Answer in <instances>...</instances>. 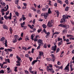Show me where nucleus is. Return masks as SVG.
Instances as JSON below:
<instances>
[{"instance_id": "b1692460", "label": "nucleus", "mask_w": 74, "mask_h": 74, "mask_svg": "<svg viewBox=\"0 0 74 74\" xmlns=\"http://www.w3.org/2000/svg\"><path fill=\"white\" fill-rule=\"evenodd\" d=\"M31 40H33L34 39L33 38L34 37V34H33L31 36Z\"/></svg>"}, {"instance_id": "bb28decb", "label": "nucleus", "mask_w": 74, "mask_h": 74, "mask_svg": "<svg viewBox=\"0 0 74 74\" xmlns=\"http://www.w3.org/2000/svg\"><path fill=\"white\" fill-rule=\"evenodd\" d=\"M7 40H6L5 41V43H4V44H5V47H7Z\"/></svg>"}, {"instance_id": "4d7b16f0", "label": "nucleus", "mask_w": 74, "mask_h": 74, "mask_svg": "<svg viewBox=\"0 0 74 74\" xmlns=\"http://www.w3.org/2000/svg\"><path fill=\"white\" fill-rule=\"evenodd\" d=\"M44 48H46L47 47V45H46V44H45L44 45Z\"/></svg>"}, {"instance_id": "ea45409f", "label": "nucleus", "mask_w": 74, "mask_h": 74, "mask_svg": "<svg viewBox=\"0 0 74 74\" xmlns=\"http://www.w3.org/2000/svg\"><path fill=\"white\" fill-rule=\"evenodd\" d=\"M26 39L28 40H29V36H27L25 37V40H26Z\"/></svg>"}, {"instance_id": "6ab92c4d", "label": "nucleus", "mask_w": 74, "mask_h": 74, "mask_svg": "<svg viewBox=\"0 0 74 74\" xmlns=\"http://www.w3.org/2000/svg\"><path fill=\"white\" fill-rule=\"evenodd\" d=\"M37 62V60H34L33 61V62L32 63V65H34V64L36 62Z\"/></svg>"}, {"instance_id": "412c9836", "label": "nucleus", "mask_w": 74, "mask_h": 74, "mask_svg": "<svg viewBox=\"0 0 74 74\" xmlns=\"http://www.w3.org/2000/svg\"><path fill=\"white\" fill-rule=\"evenodd\" d=\"M50 34V33H49V32L47 33H46L47 35L45 37L46 38H47V37H48L47 36H48Z\"/></svg>"}, {"instance_id": "f257e3e1", "label": "nucleus", "mask_w": 74, "mask_h": 74, "mask_svg": "<svg viewBox=\"0 0 74 74\" xmlns=\"http://www.w3.org/2000/svg\"><path fill=\"white\" fill-rule=\"evenodd\" d=\"M67 16V14H66V16L65 15H63L62 16L63 18L61 19V21H60V23H63V22H65V20L66 19L68 18Z\"/></svg>"}, {"instance_id": "774afa93", "label": "nucleus", "mask_w": 74, "mask_h": 74, "mask_svg": "<svg viewBox=\"0 0 74 74\" xmlns=\"http://www.w3.org/2000/svg\"><path fill=\"white\" fill-rule=\"evenodd\" d=\"M71 23L72 25H74V22H73V21H72V22H71Z\"/></svg>"}, {"instance_id": "6e6552de", "label": "nucleus", "mask_w": 74, "mask_h": 74, "mask_svg": "<svg viewBox=\"0 0 74 74\" xmlns=\"http://www.w3.org/2000/svg\"><path fill=\"white\" fill-rule=\"evenodd\" d=\"M54 66L56 67V68H58V69H61L62 70L63 69V66H61L60 67V66H57L56 65H55Z\"/></svg>"}, {"instance_id": "603ef678", "label": "nucleus", "mask_w": 74, "mask_h": 74, "mask_svg": "<svg viewBox=\"0 0 74 74\" xmlns=\"http://www.w3.org/2000/svg\"><path fill=\"white\" fill-rule=\"evenodd\" d=\"M37 12L38 14H40V11L39 10H37Z\"/></svg>"}, {"instance_id": "9d476101", "label": "nucleus", "mask_w": 74, "mask_h": 74, "mask_svg": "<svg viewBox=\"0 0 74 74\" xmlns=\"http://www.w3.org/2000/svg\"><path fill=\"white\" fill-rule=\"evenodd\" d=\"M43 14L44 18L45 19H47V17H48V13H43Z\"/></svg>"}, {"instance_id": "a211bd4d", "label": "nucleus", "mask_w": 74, "mask_h": 74, "mask_svg": "<svg viewBox=\"0 0 74 74\" xmlns=\"http://www.w3.org/2000/svg\"><path fill=\"white\" fill-rule=\"evenodd\" d=\"M66 36L67 37H70V38H71L73 37V36L71 35H67Z\"/></svg>"}, {"instance_id": "052dcab7", "label": "nucleus", "mask_w": 74, "mask_h": 74, "mask_svg": "<svg viewBox=\"0 0 74 74\" xmlns=\"http://www.w3.org/2000/svg\"><path fill=\"white\" fill-rule=\"evenodd\" d=\"M29 59L31 61V62L32 60V59H33V58H32V57H29Z\"/></svg>"}, {"instance_id": "a18cd8bd", "label": "nucleus", "mask_w": 74, "mask_h": 74, "mask_svg": "<svg viewBox=\"0 0 74 74\" xmlns=\"http://www.w3.org/2000/svg\"><path fill=\"white\" fill-rule=\"evenodd\" d=\"M42 10L43 11H46V9H45V8H43Z\"/></svg>"}, {"instance_id": "0e129e2a", "label": "nucleus", "mask_w": 74, "mask_h": 74, "mask_svg": "<svg viewBox=\"0 0 74 74\" xmlns=\"http://www.w3.org/2000/svg\"><path fill=\"white\" fill-rule=\"evenodd\" d=\"M0 3L1 4H2L3 3V1H2V0H0Z\"/></svg>"}, {"instance_id": "20e7f679", "label": "nucleus", "mask_w": 74, "mask_h": 74, "mask_svg": "<svg viewBox=\"0 0 74 74\" xmlns=\"http://www.w3.org/2000/svg\"><path fill=\"white\" fill-rule=\"evenodd\" d=\"M38 42L39 45H41V46H42L44 45V43H42V40L41 39H39L38 40Z\"/></svg>"}, {"instance_id": "aec40b11", "label": "nucleus", "mask_w": 74, "mask_h": 74, "mask_svg": "<svg viewBox=\"0 0 74 74\" xmlns=\"http://www.w3.org/2000/svg\"><path fill=\"white\" fill-rule=\"evenodd\" d=\"M58 41H59L61 40V41H63V39L62 38H58Z\"/></svg>"}, {"instance_id": "79ce46f5", "label": "nucleus", "mask_w": 74, "mask_h": 74, "mask_svg": "<svg viewBox=\"0 0 74 74\" xmlns=\"http://www.w3.org/2000/svg\"><path fill=\"white\" fill-rule=\"evenodd\" d=\"M42 30H41V29H38L37 31L38 32L40 33V32H41Z\"/></svg>"}, {"instance_id": "cd10ccee", "label": "nucleus", "mask_w": 74, "mask_h": 74, "mask_svg": "<svg viewBox=\"0 0 74 74\" xmlns=\"http://www.w3.org/2000/svg\"><path fill=\"white\" fill-rule=\"evenodd\" d=\"M5 11V9H2L1 10V12H4Z\"/></svg>"}, {"instance_id": "c756f323", "label": "nucleus", "mask_w": 74, "mask_h": 74, "mask_svg": "<svg viewBox=\"0 0 74 74\" xmlns=\"http://www.w3.org/2000/svg\"><path fill=\"white\" fill-rule=\"evenodd\" d=\"M65 3L66 4H69V1H68V0H66L65 1Z\"/></svg>"}, {"instance_id": "de8ad7c7", "label": "nucleus", "mask_w": 74, "mask_h": 74, "mask_svg": "<svg viewBox=\"0 0 74 74\" xmlns=\"http://www.w3.org/2000/svg\"><path fill=\"white\" fill-rule=\"evenodd\" d=\"M60 51V49H59V48H58L57 49V51H56V53H58V52H59V51Z\"/></svg>"}, {"instance_id": "e2e57ef3", "label": "nucleus", "mask_w": 74, "mask_h": 74, "mask_svg": "<svg viewBox=\"0 0 74 74\" xmlns=\"http://www.w3.org/2000/svg\"><path fill=\"white\" fill-rule=\"evenodd\" d=\"M7 66L6 65H5L3 67V69H5L6 68H7Z\"/></svg>"}, {"instance_id": "f704fd0d", "label": "nucleus", "mask_w": 74, "mask_h": 74, "mask_svg": "<svg viewBox=\"0 0 74 74\" xmlns=\"http://www.w3.org/2000/svg\"><path fill=\"white\" fill-rule=\"evenodd\" d=\"M4 71L3 70H1V71H0V73L3 74V73H4Z\"/></svg>"}, {"instance_id": "423d86ee", "label": "nucleus", "mask_w": 74, "mask_h": 74, "mask_svg": "<svg viewBox=\"0 0 74 74\" xmlns=\"http://www.w3.org/2000/svg\"><path fill=\"white\" fill-rule=\"evenodd\" d=\"M47 70L48 72H51L52 73H55V71L53 70V68H49V69H47Z\"/></svg>"}, {"instance_id": "39448f33", "label": "nucleus", "mask_w": 74, "mask_h": 74, "mask_svg": "<svg viewBox=\"0 0 74 74\" xmlns=\"http://www.w3.org/2000/svg\"><path fill=\"white\" fill-rule=\"evenodd\" d=\"M51 56L52 58L51 59V60L52 62H54L55 60V59H56L55 56H54L53 54H51Z\"/></svg>"}, {"instance_id": "7c9ffc66", "label": "nucleus", "mask_w": 74, "mask_h": 74, "mask_svg": "<svg viewBox=\"0 0 74 74\" xmlns=\"http://www.w3.org/2000/svg\"><path fill=\"white\" fill-rule=\"evenodd\" d=\"M5 51V52H6V54H8V51L7 49H5L4 50Z\"/></svg>"}, {"instance_id": "5701e85b", "label": "nucleus", "mask_w": 74, "mask_h": 74, "mask_svg": "<svg viewBox=\"0 0 74 74\" xmlns=\"http://www.w3.org/2000/svg\"><path fill=\"white\" fill-rule=\"evenodd\" d=\"M31 10H33V11H36V9H35V8L33 7L31 8Z\"/></svg>"}, {"instance_id": "4be33fe9", "label": "nucleus", "mask_w": 74, "mask_h": 74, "mask_svg": "<svg viewBox=\"0 0 74 74\" xmlns=\"http://www.w3.org/2000/svg\"><path fill=\"white\" fill-rule=\"evenodd\" d=\"M42 26L43 28H44V29H45V28H46L47 27V25H46L45 24H43L42 25Z\"/></svg>"}, {"instance_id": "72a5a7b5", "label": "nucleus", "mask_w": 74, "mask_h": 74, "mask_svg": "<svg viewBox=\"0 0 74 74\" xmlns=\"http://www.w3.org/2000/svg\"><path fill=\"white\" fill-rule=\"evenodd\" d=\"M18 0H15V4H18Z\"/></svg>"}, {"instance_id": "5fc2aeb1", "label": "nucleus", "mask_w": 74, "mask_h": 74, "mask_svg": "<svg viewBox=\"0 0 74 74\" xmlns=\"http://www.w3.org/2000/svg\"><path fill=\"white\" fill-rule=\"evenodd\" d=\"M59 33H60V32H56L55 33V34H59Z\"/></svg>"}, {"instance_id": "dca6fc26", "label": "nucleus", "mask_w": 74, "mask_h": 74, "mask_svg": "<svg viewBox=\"0 0 74 74\" xmlns=\"http://www.w3.org/2000/svg\"><path fill=\"white\" fill-rule=\"evenodd\" d=\"M50 68H52V65L50 64L49 66H47V69H50Z\"/></svg>"}, {"instance_id": "58836bf2", "label": "nucleus", "mask_w": 74, "mask_h": 74, "mask_svg": "<svg viewBox=\"0 0 74 74\" xmlns=\"http://www.w3.org/2000/svg\"><path fill=\"white\" fill-rule=\"evenodd\" d=\"M59 26H60V27H63V24H60L59 25Z\"/></svg>"}, {"instance_id": "7ed1b4c3", "label": "nucleus", "mask_w": 74, "mask_h": 74, "mask_svg": "<svg viewBox=\"0 0 74 74\" xmlns=\"http://www.w3.org/2000/svg\"><path fill=\"white\" fill-rule=\"evenodd\" d=\"M10 15L9 16H8L7 15H5L4 16V18L7 20H8V19H9L10 20H11V17L12 16V13H10Z\"/></svg>"}, {"instance_id": "9b49d317", "label": "nucleus", "mask_w": 74, "mask_h": 74, "mask_svg": "<svg viewBox=\"0 0 74 74\" xmlns=\"http://www.w3.org/2000/svg\"><path fill=\"white\" fill-rule=\"evenodd\" d=\"M14 40H18L19 38V36L18 35H15L14 36Z\"/></svg>"}, {"instance_id": "69168bd1", "label": "nucleus", "mask_w": 74, "mask_h": 74, "mask_svg": "<svg viewBox=\"0 0 74 74\" xmlns=\"http://www.w3.org/2000/svg\"><path fill=\"white\" fill-rule=\"evenodd\" d=\"M57 5H58V3H56L54 4V6H55V7H57Z\"/></svg>"}, {"instance_id": "ddd939ff", "label": "nucleus", "mask_w": 74, "mask_h": 74, "mask_svg": "<svg viewBox=\"0 0 74 74\" xmlns=\"http://www.w3.org/2000/svg\"><path fill=\"white\" fill-rule=\"evenodd\" d=\"M68 26V27L69 28V25H67L66 24H65V25H63V27L64 28H66V29H67V27Z\"/></svg>"}, {"instance_id": "c9c22d12", "label": "nucleus", "mask_w": 74, "mask_h": 74, "mask_svg": "<svg viewBox=\"0 0 74 74\" xmlns=\"http://www.w3.org/2000/svg\"><path fill=\"white\" fill-rule=\"evenodd\" d=\"M7 50L8 51H10V52H11L12 51V49H7Z\"/></svg>"}, {"instance_id": "4468645a", "label": "nucleus", "mask_w": 74, "mask_h": 74, "mask_svg": "<svg viewBox=\"0 0 74 74\" xmlns=\"http://www.w3.org/2000/svg\"><path fill=\"white\" fill-rule=\"evenodd\" d=\"M63 44V41H61L60 42H59L58 44V45L59 47H60L62 44Z\"/></svg>"}, {"instance_id": "6e6d98bb", "label": "nucleus", "mask_w": 74, "mask_h": 74, "mask_svg": "<svg viewBox=\"0 0 74 74\" xmlns=\"http://www.w3.org/2000/svg\"><path fill=\"white\" fill-rule=\"evenodd\" d=\"M23 4L25 7H26V6H27V4L26 3H23Z\"/></svg>"}, {"instance_id": "680f3d73", "label": "nucleus", "mask_w": 74, "mask_h": 74, "mask_svg": "<svg viewBox=\"0 0 74 74\" xmlns=\"http://www.w3.org/2000/svg\"><path fill=\"white\" fill-rule=\"evenodd\" d=\"M7 61L8 63H10V59H8L7 60Z\"/></svg>"}, {"instance_id": "c85d7f7f", "label": "nucleus", "mask_w": 74, "mask_h": 74, "mask_svg": "<svg viewBox=\"0 0 74 74\" xmlns=\"http://www.w3.org/2000/svg\"><path fill=\"white\" fill-rule=\"evenodd\" d=\"M43 55V52L40 51L39 52V55L40 56H42V55Z\"/></svg>"}, {"instance_id": "8fccbe9b", "label": "nucleus", "mask_w": 74, "mask_h": 74, "mask_svg": "<svg viewBox=\"0 0 74 74\" xmlns=\"http://www.w3.org/2000/svg\"><path fill=\"white\" fill-rule=\"evenodd\" d=\"M22 18H23V21H24L26 19V18H25V17H22Z\"/></svg>"}, {"instance_id": "864d4df0", "label": "nucleus", "mask_w": 74, "mask_h": 74, "mask_svg": "<svg viewBox=\"0 0 74 74\" xmlns=\"http://www.w3.org/2000/svg\"><path fill=\"white\" fill-rule=\"evenodd\" d=\"M65 36H64L63 37V39L64 40V41H65L66 40V39H65Z\"/></svg>"}, {"instance_id": "49530a36", "label": "nucleus", "mask_w": 74, "mask_h": 74, "mask_svg": "<svg viewBox=\"0 0 74 74\" xmlns=\"http://www.w3.org/2000/svg\"><path fill=\"white\" fill-rule=\"evenodd\" d=\"M40 46H41V45H39L38 46V47H37V49H40Z\"/></svg>"}, {"instance_id": "0eeeda50", "label": "nucleus", "mask_w": 74, "mask_h": 74, "mask_svg": "<svg viewBox=\"0 0 74 74\" xmlns=\"http://www.w3.org/2000/svg\"><path fill=\"white\" fill-rule=\"evenodd\" d=\"M56 48H57V46H56V45H55V46H53L51 48V49L53 50L54 51H55L56 50Z\"/></svg>"}, {"instance_id": "c03bdc74", "label": "nucleus", "mask_w": 74, "mask_h": 74, "mask_svg": "<svg viewBox=\"0 0 74 74\" xmlns=\"http://www.w3.org/2000/svg\"><path fill=\"white\" fill-rule=\"evenodd\" d=\"M14 40L13 41V43H15L16 42V41H16L17 40L16 39H14Z\"/></svg>"}, {"instance_id": "4c0bfd02", "label": "nucleus", "mask_w": 74, "mask_h": 74, "mask_svg": "<svg viewBox=\"0 0 74 74\" xmlns=\"http://www.w3.org/2000/svg\"><path fill=\"white\" fill-rule=\"evenodd\" d=\"M15 14L17 15V16H19V13L18 12H16Z\"/></svg>"}, {"instance_id": "393cba45", "label": "nucleus", "mask_w": 74, "mask_h": 74, "mask_svg": "<svg viewBox=\"0 0 74 74\" xmlns=\"http://www.w3.org/2000/svg\"><path fill=\"white\" fill-rule=\"evenodd\" d=\"M48 14H51V9L49 8L48 10Z\"/></svg>"}, {"instance_id": "3c124183", "label": "nucleus", "mask_w": 74, "mask_h": 74, "mask_svg": "<svg viewBox=\"0 0 74 74\" xmlns=\"http://www.w3.org/2000/svg\"><path fill=\"white\" fill-rule=\"evenodd\" d=\"M25 74H29V72L27 70L25 71Z\"/></svg>"}, {"instance_id": "e433bc0d", "label": "nucleus", "mask_w": 74, "mask_h": 74, "mask_svg": "<svg viewBox=\"0 0 74 74\" xmlns=\"http://www.w3.org/2000/svg\"><path fill=\"white\" fill-rule=\"evenodd\" d=\"M63 33H67V30L65 29H64L62 31Z\"/></svg>"}, {"instance_id": "f3484780", "label": "nucleus", "mask_w": 74, "mask_h": 74, "mask_svg": "<svg viewBox=\"0 0 74 74\" xmlns=\"http://www.w3.org/2000/svg\"><path fill=\"white\" fill-rule=\"evenodd\" d=\"M57 3H60V4H62V1H61V0H57Z\"/></svg>"}, {"instance_id": "a19ab883", "label": "nucleus", "mask_w": 74, "mask_h": 74, "mask_svg": "<svg viewBox=\"0 0 74 74\" xmlns=\"http://www.w3.org/2000/svg\"><path fill=\"white\" fill-rule=\"evenodd\" d=\"M34 48L32 49V51H31L32 53H34Z\"/></svg>"}, {"instance_id": "bf43d9fd", "label": "nucleus", "mask_w": 74, "mask_h": 74, "mask_svg": "<svg viewBox=\"0 0 74 74\" xmlns=\"http://www.w3.org/2000/svg\"><path fill=\"white\" fill-rule=\"evenodd\" d=\"M1 4H2L3 5V6H5V3L4 2L2 3Z\"/></svg>"}, {"instance_id": "2f4dec72", "label": "nucleus", "mask_w": 74, "mask_h": 74, "mask_svg": "<svg viewBox=\"0 0 74 74\" xmlns=\"http://www.w3.org/2000/svg\"><path fill=\"white\" fill-rule=\"evenodd\" d=\"M34 41H35V42H36V41H37V40H38V39H37V38H34V39H33Z\"/></svg>"}, {"instance_id": "a878e982", "label": "nucleus", "mask_w": 74, "mask_h": 74, "mask_svg": "<svg viewBox=\"0 0 74 74\" xmlns=\"http://www.w3.org/2000/svg\"><path fill=\"white\" fill-rule=\"evenodd\" d=\"M69 7H66L65 10L66 11H68V10H69Z\"/></svg>"}, {"instance_id": "338daca9", "label": "nucleus", "mask_w": 74, "mask_h": 74, "mask_svg": "<svg viewBox=\"0 0 74 74\" xmlns=\"http://www.w3.org/2000/svg\"><path fill=\"white\" fill-rule=\"evenodd\" d=\"M13 56V54H11L10 55V57H12Z\"/></svg>"}, {"instance_id": "13d9d810", "label": "nucleus", "mask_w": 74, "mask_h": 74, "mask_svg": "<svg viewBox=\"0 0 74 74\" xmlns=\"http://www.w3.org/2000/svg\"><path fill=\"white\" fill-rule=\"evenodd\" d=\"M9 14V11H8V12H7L6 13V15H8V14Z\"/></svg>"}, {"instance_id": "09e8293b", "label": "nucleus", "mask_w": 74, "mask_h": 74, "mask_svg": "<svg viewBox=\"0 0 74 74\" xmlns=\"http://www.w3.org/2000/svg\"><path fill=\"white\" fill-rule=\"evenodd\" d=\"M69 39L70 40H74V38H69Z\"/></svg>"}, {"instance_id": "f8f14e48", "label": "nucleus", "mask_w": 74, "mask_h": 74, "mask_svg": "<svg viewBox=\"0 0 74 74\" xmlns=\"http://www.w3.org/2000/svg\"><path fill=\"white\" fill-rule=\"evenodd\" d=\"M3 27L4 29H8V27L5 24L3 25Z\"/></svg>"}, {"instance_id": "f03ea898", "label": "nucleus", "mask_w": 74, "mask_h": 74, "mask_svg": "<svg viewBox=\"0 0 74 74\" xmlns=\"http://www.w3.org/2000/svg\"><path fill=\"white\" fill-rule=\"evenodd\" d=\"M53 25V20H52L50 22L49 21L47 23V26L51 28L52 27Z\"/></svg>"}, {"instance_id": "2eb2a0df", "label": "nucleus", "mask_w": 74, "mask_h": 74, "mask_svg": "<svg viewBox=\"0 0 74 74\" xmlns=\"http://www.w3.org/2000/svg\"><path fill=\"white\" fill-rule=\"evenodd\" d=\"M70 69H71V71H73L74 70V68H73V65H71L70 66Z\"/></svg>"}, {"instance_id": "473e14b6", "label": "nucleus", "mask_w": 74, "mask_h": 74, "mask_svg": "<svg viewBox=\"0 0 74 74\" xmlns=\"http://www.w3.org/2000/svg\"><path fill=\"white\" fill-rule=\"evenodd\" d=\"M5 39V38L4 37H3V38H2L1 39V41H4V40Z\"/></svg>"}, {"instance_id": "37998d69", "label": "nucleus", "mask_w": 74, "mask_h": 74, "mask_svg": "<svg viewBox=\"0 0 74 74\" xmlns=\"http://www.w3.org/2000/svg\"><path fill=\"white\" fill-rule=\"evenodd\" d=\"M25 57H26V58H29V56L27 54H25Z\"/></svg>"}, {"instance_id": "1a4fd4ad", "label": "nucleus", "mask_w": 74, "mask_h": 74, "mask_svg": "<svg viewBox=\"0 0 74 74\" xmlns=\"http://www.w3.org/2000/svg\"><path fill=\"white\" fill-rule=\"evenodd\" d=\"M69 64H68V65L66 66L64 70H67V71H69Z\"/></svg>"}]
</instances>
